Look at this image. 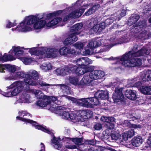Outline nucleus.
Listing matches in <instances>:
<instances>
[{
	"mask_svg": "<svg viewBox=\"0 0 151 151\" xmlns=\"http://www.w3.org/2000/svg\"><path fill=\"white\" fill-rule=\"evenodd\" d=\"M65 107H64L61 106H58L56 107V112L57 113L59 114L61 112H62L63 111V110L64 109Z\"/></svg>",
	"mask_w": 151,
	"mask_h": 151,
	"instance_id": "obj_52",
	"label": "nucleus"
},
{
	"mask_svg": "<svg viewBox=\"0 0 151 151\" xmlns=\"http://www.w3.org/2000/svg\"><path fill=\"white\" fill-rule=\"evenodd\" d=\"M69 81L73 85L77 84L78 82V78L75 77H69Z\"/></svg>",
	"mask_w": 151,
	"mask_h": 151,
	"instance_id": "obj_46",
	"label": "nucleus"
},
{
	"mask_svg": "<svg viewBox=\"0 0 151 151\" xmlns=\"http://www.w3.org/2000/svg\"><path fill=\"white\" fill-rule=\"evenodd\" d=\"M79 62L81 63L79 64V66H81L86 68H88L87 70H89L91 72H93V71L94 69V66H93L89 67V65L90 64H91L92 63V60L88 58H82L81 59H79Z\"/></svg>",
	"mask_w": 151,
	"mask_h": 151,
	"instance_id": "obj_12",
	"label": "nucleus"
},
{
	"mask_svg": "<svg viewBox=\"0 0 151 151\" xmlns=\"http://www.w3.org/2000/svg\"><path fill=\"white\" fill-rule=\"evenodd\" d=\"M146 24L143 21L140 22L138 25L135 26L136 28L134 29V32L135 33H138L142 30V28L145 27Z\"/></svg>",
	"mask_w": 151,
	"mask_h": 151,
	"instance_id": "obj_22",
	"label": "nucleus"
},
{
	"mask_svg": "<svg viewBox=\"0 0 151 151\" xmlns=\"http://www.w3.org/2000/svg\"><path fill=\"white\" fill-rule=\"evenodd\" d=\"M77 12H73L69 13L68 15L65 16L63 19V21L66 22L70 18H73L74 17H76V15L77 14Z\"/></svg>",
	"mask_w": 151,
	"mask_h": 151,
	"instance_id": "obj_35",
	"label": "nucleus"
},
{
	"mask_svg": "<svg viewBox=\"0 0 151 151\" xmlns=\"http://www.w3.org/2000/svg\"><path fill=\"white\" fill-rule=\"evenodd\" d=\"M141 93L145 94H151V87L143 86L140 88Z\"/></svg>",
	"mask_w": 151,
	"mask_h": 151,
	"instance_id": "obj_25",
	"label": "nucleus"
},
{
	"mask_svg": "<svg viewBox=\"0 0 151 151\" xmlns=\"http://www.w3.org/2000/svg\"><path fill=\"white\" fill-rule=\"evenodd\" d=\"M96 3L97 4H95V9H97L100 7V4L102 3L103 1L102 0H96Z\"/></svg>",
	"mask_w": 151,
	"mask_h": 151,
	"instance_id": "obj_57",
	"label": "nucleus"
},
{
	"mask_svg": "<svg viewBox=\"0 0 151 151\" xmlns=\"http://www.w3.org/2000/svg\"><path fill=\"white\" fill-rule=\"evenodd\" d=\"M21 60L25 65H28L32 63L33 61L31 58L27 57H21Z\"/></svg>",
	"mask_w": 151,
	"mask_h": 151,
	"instance_id": "obj_37",
	"label": "nucleus"
},
{
	"mask_svg": "<svg viewBox=\"0 0 151 151\" xmlns=\"http://www.w3.org/2000/svg\"><path fill=\"white\" fill-rule=\"evenodd\" d=\"M93 139L86 140L84 143L86 145H94V141Z\"/></svg>",
	"mask_w": 151,
	"mask_h": 151,
	"instance_id": "obj_54",
	"label": "nucleus"
},
{
	"mask_svg": "<svg viewBox=\"0 0 151 151\" xmlns=\"http://www.w3.org/2000/svg\"><path fill=\"white\" fill-rule=\"evenodd\" d=\"M134 134V130L131 129L126 133H124L122 135L123 138L125 140H127L128 138H130L133 136Z\"/></svg>",
	"mask_w": 151,
	"mask_h": 151,
	"instance_id": "obj_26",
	"label": "nucleus"
},
{
	"mask_svg": "<svg viewBox=\"0 0 151 151\" xmlns=\"http://www.w3.org/2000/svg\"><path fill=\"white\" fill-rule=\"evenodd\" d=\"M98 98L105 99L108 97L109 93L107 91H99L95 94Z\"/></svg>",
	"mask_w": 151,
	"mask_h": 151,
	"instance_id": "obj_20",
	"label": "nucleus"
},
{
	"mask_svg": "<svg viewBox=\"0 0 151 151\" xmlns=\"http://www.w3.org/2000/svg\"><path fill=\"white\" fill-rule=\"evenodd\" d=\"M126 14V11L123 10H122L121 13H120L119 15H117L116 13L114 14V16H115V17H113L115 20H118L119 21L120 18L124 16H125Z\"/></svg>",
	"mask_w": 151,
	"mask_h": 151,
	"instance_id": "obj_36",
	"label": "nucleus"
},
{
	"mask_svg": "<svg viewBox=\"0 0 151 151\" xmlns=\"http://www.w3.org/2000/svg\"><path fill=\"white\" fill-rule=\"evenodd\" d=\"M138 45L137 44L134 45L133 48L131 51H129L128 53L125 54L123 55H125L127 58H132L134 57H139L143 56L145 54L148 55L150 53V51L145 47L137 52H136L138 49Z\"/></svg>",
	"mask_w": 151,
	"mask_h": 151,
	"instance_id": "obj_5",
	"label": "nucleus"
},
{
	"mask_svg": "<svg viewBox=\"0 0 151 151\" xmlns=\"http://www.w3.org/2000/svg\"><path fill=\"white\" fill-rule=\"evenodd\" d=\"M78 67L76 65H69L68 66H65L64 68L61 69L60 71V75L62 76L67 75L70 73H75L76 74V70Z\"/></svg>",
	"mask_w": 151,
	"mask_h": 151,
	"instance_id": "obj_10",
	"label": "nucleus"
},
{
	"mask_svg": "<svg viewBox=\"0 0 151 151\" xmlns=\"http://www.w3.org/2000/svg\"><path fill=\"white\" fill-rule=\"evenodd\" d=\"M19 113H20L19 114L20 116H22L23 117H24L25 116H32V115L31 114L27 112V111H21L20 112V111H19Z\"/></svg>",
	"mask_w": 151,
	"mask_h": 151,
	"instance_id": "obj_56",
	"label": "nucleus"
},
{
	"mask_svg": "<svg viewBox=\"0 0 151 151\" xmlns=\"http://www.w3.org/2000/svg\"><path fill=\"white\" fill-rule=\"evenodd\" d=\"M41 68L42 69L48 70L51 69L52 67L50 64H44L41 65Z\"/></svg>",
	"mask_w": 151,
	"mask_h": 151,
	"instance_id": "obj_45",
	"label": "nucleus"
},
{
	"mask_svg": "<svg viewBox=\"0 0 151 151\" xmlns=\"http://www.w3.org/2000/svg\"><path fill=\"white\" fill-rule=\"evenodd\" d=\"M125 95L128 99L132 100H135L137 98L136 92L134 90H126Z\"/></svg>",
	"mask_w": 151,
	"mask_h": 151,
	"instance_id": "obj_16",
	"label": "nucleus"
},
{
	"mask_svg": "<svg viewBox=\"0 0 151 151\" xmlns=\"http://www.w3.org/2000/svg\"><path fill=\"white\" fill-rule=\"evenodd\" d=\"M14 24H12V23L11 22L9 21H8V23L6 24V27L7 28H10L11 27H14V25H13Z\"/></svg>",
	"mask_w": 151,
	"mask_h": 151,
	"instance_id": "obj_63",
	"label": "nucleus"
},
{
	"mask_svg": "<svg viewBox=\"0 0 151 151\" xmlns=\"http://www.w3.org/2000/svg\"><path fill=\"white\" fill-rule=\"evenodd\" d=\"M83 24L81 23L76 24L70 28V30L72 32H76L80 30L83 27Z\"/></svg>",
	"mask_w": 151,
	"mask_h": 151,
	"instance_id": "obj_29",
	"label": "nucleus"
},
{
	"mask_svg": "<svg viewBox=\"0 0 151 151\" xmlns=\"http://www.w3.org/2000/svg\"><path fill=\"white\" fill-rule=\"evenodd\" d=\"M101 120L104 122L107 123L105 127L107 129L106 130L105 132L107 134L109 133L108 132L109 130H111L114 128V122H115V119L113 117H107L102 116L101 118Z\"/></svg>",
	"mask_w": 151,
	"mask_h": 151,
	"instance_id": "obj_8",
	"label": "nucleus"
},
{
	"mask_svg": "<svg viewBox=\"0 0 151 151\" xmlns=\"http://www.w3.org/2000/svg\"><path fill=\"white\" fill-rule=\"evenodd\" d=\"M111 137L113 140H116L118 139V137L116 134H112L111 135Z\"/></svg>",
	"mask_w": 151,
	"mask_h": 151,
	"instance_id": "obj_64",
	"label": "nucleus"
},
{
	"mask_svg": "<svg viewBox=\"0 0 151 151\" xmlns=\"http://www.w3.org/2000/svg\"><path fill=\"white\" fill-rule=\"evenodd\" d=\"M58 85L59 86L62 90L64 92H68L70 90V88L65 84H59Z\"/></svg>",
	"mask_w": 151,
	"mask_h": 151,
	"instance_id": "obj_41",
	"label": "nucleus"
},
{
	"mask_svg": "<svg viewBox=\"0 0 151 151\" xmlns=\"http://www.w3.org/2000/svg\"><path fill=\"white\" fill-rule=\"evenodd\" d=\"M106 25L105 22H102L99 25H95V28H96V30H97L96 33L98 34L101 32L103 29L105 28Z\"/></svg>",
	"mask_w": 151,
	"mask_h": 151,
	"instance_id": "obj_30",
	"label": "nucleus"
},
{
	"mask_svg": "<svg viewBox=\"0 0 151 151\" xmlns=\"http://www.w3.org/2000/svg\"><path fill=\"white\" fill-rule=\"evenodd\" d=\"M59 52L61 55H66L68 54L76 55V52L75 50L71 49L70 46H64L60 48Z\"/></svg>",
	"mask_w": 151,
	"mask_h": 151,
	"instance_id": "obj_14",
	"label": "nucleus"
},
{
	"mask_svg": "<svg viewBox=\"0 0 151 151\" xmlns=\"http://www.w3.org/2000/svg\"><path fill=\"white\" fill-rule=\"evenodd\" d=\"M24 87L23 83L21 81H17L8 87L9 89H12L8 91L9 97L16 96L22 91Z\"/></svg>",
	"mask_w": 151,
	"mask_h": 151,
	"instance_id": "obj_6",
	"label": "nucleus"
},
{
	"mask_svg": "<svg viewBox=\"0 0 151 151\" xmlns=\"http://www.w3.org/2000/svg\"><path fill=\"white\" fill-rule=\"evenodd\" d=\"M123 88L117 87L116 88L115 92L113 95V99L115 102L121 101L124 99V96L122 93Z\"/></svg>",
	"mask_w": 151,
	"mask_h": 151,
	"instance_id": "obj_11",
	"label": "nucleus"
},
{
	"mask_svg": "<svg viewBox=\"0 0 151 151\" xmlns=\"http://www.w3.org/2000/svg\"><path fill=\"white\" fill-rule=\"evenodd\" d=\"M139 15L135 14L130 17L129 19V20L130 22H132V24H134L139 20Z\"/></svg>",
	"mask_w": 151,
	"mask_h": 151,
	"instance_id": "obj_38",
	"label": "nucleus"
},
{
	"mask_svg": "<svg viewBox=\"0 0 151 151\" xmlns=\"http://www.w3.org/2000/svg\"><path fill=\"white\" fill-rule=\"evenodd\" d=\"M85 10V9L83 8H81L78 11H76L74 12H77L78 13L77 14V15H76V17H80L84 12Z\"/></svg>",
	"mask_w": 151,
	"mask_h": 151,
	"instance_id": "obj_48",
	"label": "nucleus"
},
{
	"mask_svg": "<svg viewBox=\"0 0 151 151\" xmlns=\"http://www.w3.org/2000/svg\"><path fill=\"white\" fill-rule=\"evenodd\" d=\"M62 20V18L60 17H57L54 18L48 22L46 24V26L47 27H52L57 24L59 22Z\"/></svg>",
	"mask_w": 151,
	"mask_h": 151,
	"instance_id": "obj_24",
	"label": "nucleus"
},
{
	"mask_svg": "<svg viewBox=\"0 0 151 151\" xmlns=\"http://www.w3.org/2000/svg\"><path fill=\"white\" fill-rule=\"evenodd\" d=\"M142 137L139 136L137 137H134L132 140V143L133 146L137 147L142 144Z\"/></svg>",
	"mask_w": 151,
	"mask_h": 151,
	"instance_id": "obj_21",
	"label": "nucleus"
},
{
	"mask_svg": "<svg viewBox=\"0 0 151 151\" xmlns=\"http://www.w3.org/2000/svg\"><path fill=\"white\" fill-rule=\"evenodd\" d=\"M69 116V119H70L74 120L76 118V114L73 113H70Z\"/></svg>",
	"mask_w": 151,
	"mask_h": 151,
	"instance_id": "obj_58",
	"label": "nucleus"
},
{
	"mask_svg": "<svg viewBox=\"0 0 151 151\" xmlns=\"http://www.w3.org/2000/svg\"><path fill=\"white\" fill-rule=\"evenodd\" d=\"M41 19L36 22L34 24V27L35 29H38L44 27L46 23L45 20H41Z\"/></svg>",
	"mask_w": 151,
	"mask_h": 151,
	"instance_id": "obj_18",
	"label": "nucleus"
},
{
	"mask_svg": "<svg viewBox=\"0 0 151 151\" xmlns=\"http://www.w3.org/2000/svg\"><path fill=\"white\" fill-rule=\"evenodd\" d=\"M104 147L100 146H96L95 145V150L97 151H104L103 149Z\"/></svg>",
	"mask_w": 151,
	"mask_h": 151,
	"instance_id": "obj_62",
	"label": "nucleus"
},
{
	"mask_svg": "<svg viewBox=\"0 0 151 151\" xmlns=\"http://www.w3.org/2000/svg\"><path fill=\"white\" fill-rule=\"evenodd\" d=\"M43 98L45 100H47V102L49 104L51 103V102L52 101L54 102L56 101L58 99V98L57 97L53 96H47L46 95H44L43 96Z\"/></svg>",
	"mask_w": 151,
	"mask_h": 151,
	"instance_id": "obj_27",
	"label": "nucleus"
},
{
	"mask_svg": "<svg viewBox=\"0 0 151 151\" xmlns=\"http://www.w3.org/2000/svg\"><path fill=\"white\" fill-rule=\"evenodd\" d=\"M28 79L24 80L25 84L26 86H36L37 84L35 81L39 78V74L35 70L29 72L28 74Z\"/></svg>",
	"mask_w": 151,
	"mask_h": 151,
	"instance_id": "obj_7",
	"label": "nucleus"
},
{
	"mask_svg": "<svg viewBox=\"0 0 151 151\" xmlns=\"http://www.w3.org/2000/svg\"><path fill=\"white\" fill-rule=\"evenodd\" d=\"M43 100H38L36 102V105L42 108L46 106L47 105L49 104L47 102V100H45L43 98Z\"/></svg>",
	"mask_w": 151,
	"mask_h": 151,
	"instance_id": "obj_32",
	"label": "nucleus"
},
{
	"mask_svg": "<svg viewBox=\"0 0 151 151\" xmlns=\"http://www.w3.org/2000/svg\"><path fill=\"white\" fill-rule=\"evenodd\" d=\"M15 58L11 55L6 53L4 54L3 56H0V62L4 63L8 61L14 60Z\"/></svg>",
	"mask_w": 151,
	"mask_h": 151,
	"instance_id": "obj_17",
	"label": "nucleus"
},
{
	"mask_svg": "<svg viewBox=\"0 0 151 151\" xmlns=\"http://www.w3.org/2000/svg\"><path fill=\"white\" fill-rule=\"evenodd\" d=\"M37 85L38 84H39V85H40L41 86H49L50 85L49 84L46 83L42 81H37Z\"/></svg>",
	"mask_w": 151,
	"mask_h": 151,
	"instance_id": "obj_53",
	"label": "nucleus"
},
{
	"mask_svg": "<svg viewBox=\"0 0 151 151\" xmlns=\"http://www.w3.org/2000/svg\"><path fill=\"white\" fill-rule=\"evenodd\" d=\"M47 48L46 47H41L37 50V56L43 55L44 54H47Z\"/></svg>",
	"mask_w": 151,
	"mask_h": 151,
	"instance_id": "obj_34",
	"label": "nucleus"
},
{
	"mask_svg": "<svg viewBox=\"0 0 151 151\" xmlns=\"http://www.w3.org/2000/svg\"><path fill=\"white\" fill-rule=\"evenodd\" d=\"M69 114L70 113L68 111H63L62 112L60 113L59 115L61 116L63 119H69Z\"/></svg>",
	"mask_w": 151,
	"mask_h": 151,
	"instance_id": "obj_42",
	"label": "nucleus"
},
{
	"mask_svg": "<svg viewBox=\"0 0 151 151\" xmlns=\"http://www.w3.org/2000/svg\"><path fill=\"white\" fill-rule=\"evenodd\" d=\"M62 10H60L53 12V13L54 14L53 15L54 17H55L56 16H59L62 13Z\"/></svg>",
	"mask_w": 151,
	"mask_h": 151,
	"instance_id": "obj_59",
	"label": "nucleus"
},
{
	"mask_svg": "<svg viewBox=\"0 0 151 151\" xmlns=\"http://www.w3.org/2000/svg\"><path fill=\"white\" fill-rule=\"evenodd\" d=\"M94 98V97L80 99L79 100L83 102L80 103L79 105L84 107L92 108L93 105L92 103L94 101L93 98Z\"/></svg>",
	"mask_w": 151,
	"mask_h": 151,
	"instance_id": "obj_15",
	"label": "nucleus"
},
{
	"mask_svg": "<svg viewBox=\"0 0 151 151\" xmlns=\"http://www.w3.org/2000/svg\"><path fill=\"white\" fill-rule=\"evenodd\" d=\"M5 68L9 72L12 73L14 72L16 70L14 65H12L10 64H6L4 65Z\"/></svg>",
	"mask_w": 151,
	"mask_h": 151,
	"instance_id": "obj_39",
	"label": "nucleus"
},
{
	"mask_svg": "<svg viewBox=\"0 0 151 151\" xmlns=\"http://www.w3.org/2000/svg\"><path fill=\"white\" fill-rule=\"evenodd\" d=\"M75 46L77 49H79L81 51V50L83 49L84 45L81 42H76L75 44Z\"/></svg>",
	"mask_w": 151,
	"mask_h": 151,
	"instance_id": "obj_43",
	"label": "nucleus"
},
{
	"mask_svg": "<svg viewBox=\"0 0 151 151\" xmlns=\"http://www.w3.org/2000/svg\"><path fill=\"white\" fill-rule=\"evenodd\" d=\"M53 14H54L53 13V12L47 14L44 13L42 14L41 17H40V19H44L45 20H48L51 19L53 17H54Z\"/></svg>",
	"mask_w": 151,
	"mask_h": 151,
	"instance_id": "obj_33",
	"label": "nucleus"
},
{
	"mask_svg": "<svg viewBox=\"0 0 151 151\" xmlns=\"http://www.w3.org/2000/svg\"><path fill=\"white\" fill-rule=\"evenodd\" d=\"M77 67L76 74L78 76H80L86 73L82 79L78 84L80 88H83L85 86L90 84L92 81V79H94V73L91 72L87 70L88 68H85L81 66Z\"/></svg>",
	"mask_w": 151,
	"mask_h": 151,
	"instance_id": "obj_2",
	"label": "nucleus"
},
{
	"mask_svg": "<svg viewBox=\"0 0 151 151\" xmlns=\"http://www.w3.org/2000/svg\"><path fill=\"white\" fill-rule=\"evenodd\" d=\"M23 47H14L13 50L15 55L19 56L23 55L24 52L22 50Z\"/></svg>",
	"mask_w": 151,
	"mask_h": 151,
	"instance_id": "obj_28",
	"label": "nucleus"
},
{
	"mask_svg": "<svg viewBox=\"0 0 151 151\" xmlns=\"http://www.w3.org/2000/svg\"><path fill=\"white\" fill-rule=\"evenodd\" d=\"M94 7V5H93L92 7L90 8L87 12H86L84 15L86 16H88L91 14L94 11L93 7Z\"/></svg>",
	"mask_w": 151,
	"mask_h": 151,
	"instance_id": "obj_47",
	"label": "nucleus"
},
{
	"mask_svg": "<svg viewBox=\"0 0 151 151\" xmlns=\"http://www.w3.org/2000/svg\"><path fill=\"white\" fill-rule=\"evenodd\" d=\"M105 75V73L103 71L100 70H95V80L99 79V81L97 80L95 81V83L101 82V81L100 79L104 77Z\"/></svg>",
	"mask_w": 151,
	"mask_h": 151,
	"instance_id": "obj_19",
	"label": "nucleus"
},
{
	"mask_svg": "<svg viewBox=\"0 0 151 151\" xmlns=\"http://www.w3.org/2000/svg\"><path fill=\"white\" fill-rule=\"evenodd\" d=\"M16 118L17 119L22 121L30 123L32 124V126L35 127L36 129L41 130L51 135L52 136H53L52 139L51 140L52 145L55 148L58 150H59L62 147V145L60 144V142L58 141L59 139H60V138L59 137L58 138H56L53 133L50 131L48 129L45 128V127L42 126L41 125H38L39 124L36 122L32 120L20 117L19 116H17Z\"/></svg>",
	"mask_w": 151,
	"mask_h": 151,
	"instance_id": "obj_1",
	"label": "nucleus"
},
{
	"mask_svg": "<svg viewBox=\"0 0 151 151\" xmlns=\"http://www.w3.org/2000/svg\"><path fill=\"white\" fill-rule=\"evenodd\" d=\"M57 51L55 49L49 48H47V54L49 55L50 57H55V52Z\"/></svg>",
	"mask_w": 151,
	"mask_h": 151,
	"instance_id": "obj_40",
	"label": "nucleus"
},
{
	"mask_svg": "<svg viewBox=\"0 0 151 151\" xmlns=\"http://www.w3.org/2000/svg\"><path fill=\"white\" fill-rule=\"evenodd\" d=\"M88 48L91 50H93L94 48V42H89L87 45Z\"/></svg>",
	"mask_w": 151,
	"mask_h": 151,
	"instance_id": "obj_55",
	"label": "nucleus"
},
{
	"mask_svg": "<svg viewBox=\"0 0 151 151\" xmlns=\"http://www.w3.org/2000/svg\"><path fill=\"white\" fill-rule=\"evenodd\" d=\"M137 57L127 58L125 55H123L120 59L115 58L116 64H121L125 67H130L140 66L142 64V60L140 58H135Z\"/></svg>",
	"mask_w": 151,
	"mask_h": 151,
	"instance_id": "obj_3",
	"label": "nucleus"
},
{
	"mask_svg": "<svg viewBox=\"0 0 151 151\" xmlns=\"http://www.w3.org/2000/svg\"><path fill=\"white\" fill-rule=\"evenodd\" d=\"M102 128V125L99 123H96L95 125V130H99Z\"/></svg>",
	"mask_w": 151,
	"mask_h": 151,
	"instance_id": "obj_60",
	"label": "nucleus"
},
{
	"mask_svg": "<svg viewBox=\"0 0 151 151\" xmlns=\"http://www.w3.org/2000/svg\"><path fill=\"white\" fill-rule=\"evenodd\" d=\"M147 33V31L146 30H144L142 31L140 33L139 35V37L141 38L144 37L146 34Z\"/></svg>",
	"mask_w": 151,
	"mask_h": 151,
	"instance_id": "obj_61",
	"label": "nucleus"
},
{
	"mask_svg": "<svg viewBox=\"0 0 151 151\" xmlns=\"http://www.w3.org/2000/svg\"><path fill=\"white\" fill-rule=\"evenodd\" d=\"M115 17V16H114V14L111 15V17H110L109 19H106L105 21V22L106 24V25H109L111 24L113 22L114 20H115L114 19V18Z\"/></svg>",
	"mask_w": 151,
	"mask_h": 151,
	"instance_id": "obj_44",
	"label": "nucleus"
},
{
	"mask_svg": "<svg viewBox=\"0 0 151 151\" xmlns=\"http://www.w3.org/2000/svg\"><path fill=\"white\" fill-rule=\"evenodd\" d=\"M16 76L18 78H24L23 81H22L23 83V85L24 83V80L25 79H28V74L26 73L23 72L18 71L16 73Z\"/></svg>",
	"mask_w": 151,
	"mask_h": 151,
	"instance_id": "obj_23",
	"label": "nucleus"
},
{
	"mask_svg": "<svg viewBox=\"0 0 151 151\" xmlns=\"http://www.w3.org/2000/svg\"><path fill=\"white\" fill-rule=\"evenodd\" d=\"M142 80L144 81L151 80V70H148L145 73Z\"/></svg>",
	"mask_w": 151,
	"mask_h": 151,
	"instance_id": "obj_31",
	"label": "nucleus"
},
{
	"mask_svg": "<svg viewBox=\"0 0 151 151\" xmlns=\"http://www.w3.org/2000/svg\"><path fill=\"white\" fill-rule=\"evenodd\" d=\"M29 51L31 55H37V50H36L35 48H32L29 49Z\"/></svg>",
	"mask_w": 151,
	"mask_h": 151,
	"instance_id": "obj_50",
	"label": "nucleus"
},
{
	"mask_svg": "<svg viewBox=\"0 0 151 151\" xmlns=\"http://www.w3.org/2000/svg\"><path fill=\"white\" fill-rule=\"evenodd\" d=\"M79 33L78 32L72 33L69 35L68 37L66 38L63 42V44L65 46L71 45L78 40V37L76 35Z\"/></svg>",
	"mask_w": 151,
	"mask_h": 151,
	"instance_id": "obj_13",
	"label": "nucleus"
},
{
	"mask_svg": "<svg viewBox=\"0 0 151 151\" xmlns=\"http://www.w3.org/2000/svg\"><path fill=\"white\" fill-rule=\"evenodd\" d=\"M40 19V17H37L36 16L31 15L27 16L23 22L20 23V24L18 25L17 27V28H21V29H23L24 31H29L31 29V28L26 25H30L31 24H34L36 21Z\"/></svg>",
	"mask_w": 151,
	"mask_h": 151,
	"instance_id": "obj_4",
	"label": "nucleus"
},
{
	"mask_svg": "<svg viewBox=\"0 0 151 151\" xmlns=\"http://www.w3.org/2000/svg\"><path fill=\"white\" fill-rule=\"evenodd\" d=\"M88 27L89 28H91V30H94V19H92L90 20Z\"/></svg>",
	"mask_w": 151,
	"mask_h": 151,
	"instance_id": "obj_49",
	"label": "nucleus"
},
{
	"mask_svg": "<svg viewBox=\"0 0 151 151\" xmlns=\"http://www.w3.org/2000/svg\"><path fill=\"white\" fill-rule=\"evenodd\" d=\"M72 141L74 142H76L77 144L79 145V144L81 143L83 141V139L80 137L73 138Z\"/></svg>",
	"mask_w": 151,
	"mask_h": 151,
	"instance_id": "obj_51",
	"label": "nucleus"
},
{
	"mask_svg": "<svg viewBox=\"0 0 151 151\" xmlns=\"http://www.w3.org/2000/svg\"><path fill=\"white\" fill-rule=\"evenodd\" d=\"M78 116L80 122H84L87 119L91 118L93 116L92 111L88 110H81Z\"/></svg>",
	"mask_w": 151,
	"mask_h": 151,
	"instance_id": "obj_9",
	"label": "nucleus"
}]
</instances>
